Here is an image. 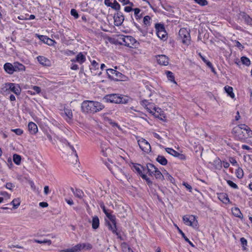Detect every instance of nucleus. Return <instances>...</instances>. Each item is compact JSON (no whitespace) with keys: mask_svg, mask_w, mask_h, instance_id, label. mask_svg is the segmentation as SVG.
I'll return each mask as SVG.
<instances>
[{"mask_svg":"<svg viewBox=\"0 0 252 252\" xmlns=\"http://www.w3.org/2000/svg\"><path fill=\"white\" fill-rule=\"evenodd\" d=\"M86 247V245L85 244H79L70 249H66L63 251L65 252H78L84 249Z\"/></svg>","mask_w":252,"mask_h":252,"instance_id":"dca6fc26","label":"nucleus"},{"mask_svg":"<svg viewBox=\"0 0 252 252\" xmlns=\"http://www.w3.org/2000/svg\"><path fill=\"white\" fill-rule=\"evenodd\" d=\"M156 168H157L153 164L148 163L147 164V170L149 174L153 173V171H156Z\"/></svg>","mask_w":252,"mask_h":252,"instance_id":"f704fd0d","label":"nucleus"},{"mask_svg":"<svg viewBox=\"0 0 252 252\" xmlns=\"http://www.w3.org/2000/svg\"><path fill=\"white\" fill-rule=\"evenodd\" d=\"M218 197L219 200H220L223 203L227 204L230 202L228 195L225 193H218Z\"/></svg>","mask_w":252,"mask_h":252,"instance_id":"aec40b11","label":"nucleus"},{"mask_svg":"<svg viewBox=\"0 0 252 252\" xmlns=\"http://www.w3.org/2000/svg\"><path fill=\"white\" fill-rule=\"evenodd\" d=\"M38 37L41 41L49 46H53L56 43L55 40L48 37L47 36L38 35Z\"/></svg>","mask_w":252,"mask_h":252,"instance_id":"f3484780","label":"nucleus"},{"mask_svg":"<svg viewBox=\"0 0 252 252\" xmlns=\"http://www.w3.org/2000/svg\"><path fill=\"white\" fill-rule=\"evenodd\" d=\"M37 59L39 63L44 65H48L50 63L49 60L43 56H39Z\"/></svg>","mask_w":252,"mask_h":252,"instance_id":"bb28decb","label":"nucleus"},{"mask_svg":"<svg viewBox=\"0 0 252 252\" xmlns=\"http://www.w3.org/2000/svg\"><path fill=\"white\" fill-rule=\"evenodd\" d=\"M116 217L114 218V221L113 220H110L111 223L110 222H107V225L108 226V228L110 230H111L113 233L115 234L118 238L121 239V236L120 233L117 231V225H116Z\"/></svg>","mask_w":252,"mask_h":252,"instance_id":"9b49d317","label":"nucleus"},{"mask_svg":"<svg viewBox=\"0 0 252 252\" xmlns=\"http://www.w3.org/2000/svg\"><path fill=\"white\" fill-rule=\"evenodd\" d=\"M64 114L66 117V118H65L67 122H70L72 120L73 117V115L71 110L69 109H65L64 110Z\"/></svg>","mask_w":252,"mask_h":252,"instance_id":"473e14b6","label":"nucleus"},{"mask_svg":"<svg viewBox=\"0 0 252 252\" xmlns=\"http://www.w3.org/2000/svg\"><path fill=\"white\" fill-rule=\"evenodd\" d=\"M183 220L185 224L196 228L198 225V222L195 216L185 215L183 217Z\"/></svg>","mask_w":252,"mask_h":252,"instance_id":"423d86ee","label":"nucleus"},{"mask_svg":"<svg viewBox=\"0 0 252 252\" xmlns=\"http://www.w3.org/2000/svg\"><path fill=\"white\" fill-rule=\"evenodd\" d=\"M177 229L179 232L181 234L182 236L183 237V238H184L185 240L187 242L189 243L190 246H191L192 247H194L193 243L191 241H190V240L186 236L185 233L182 231V230H181L178 227H177Z\"/></svg>","mask_w":252,"mask_h":252,"instance_id":"72a5a7b5","label":"nucleus"},{"mask_svg":"<svg viewBox=\"0 0 252 252\" xmlns=\"http://www.w3.org/2000/svg\"><path fill=\"white\" fill-rule=\"evenodd\" d=\"M179 36L184 44L189 45L190 43V35L189 31L186 28H182L179 32Z\"/></svg>","mask_w":252,"mask_h":252,"instance_id":"39448f33","label":"nucleus"},{"mask_svg":"<svg viewBox=\"0 0 252 252\" xmlns=\"http://www.w3.org/2000/svg\"><path fill=\"white\" fill-rule=\"evenodd\" d=\"M71 15L74 16L75 18H78L79 17L77 11L74 9H72L70 11Z\"/></svg>","mask_w":252,"mask_h":252,"instance_id":"6e6d98bb","label":"nucleus"},{"mask_svg":"<svg viewBox=\"0 0 252 252\" xmlns=\"http://www.w3.org/2000/svg\"><path fill=\"white\" fill-rule=\"evenodd\" d=\"M114 174L117 179L120 181H124L126 179L128 180L130 179L129 174L125 171L124 169L118 168Z\"/></svg>","mask_w":252,"mask_h":252,"instance_id":"9d476101","label":"nucleus"},{"mask_svg":"<svg viewBox=\"0 0 252 252\" xmlns=\"http://www.w3.org/2000/svg\"><path fill=\"white\" fill-rule=\"evenodd\" d=\"M138 143L140 149L145 153L151 152V148L149 143L144 138H140L138 140Z\"/></svg>","mask_w":252,"mask_h":252,"instance_id":"1a4fd4ad","label":"nucleus"},{"mask_svg":"<svg viewBox=\"0 0 252 252\" xmlns=\"http://www.w3.org/2000/svg\"><path fill=\"white\" fill-rule=\"evenodd\" d=\"M227 183L229 185V186H230L231 188L234 189H237L238 188V186L235 183H233L232 181L230 180L227 181Z\"/></svg>","mask_w":252,"mask_h":252,"instance_id":"603ef678","label":"nucleus"},{"mask_svg":"<svg viewBox=\"0 0 252 252\" xmlns=\"http://www.w3.org/2000/svg\"><path fill=\"white\" fill-rule=\"evenodd\" d=\"M92 65L94 68L98 69L99 67V64L98 63L94 60L93 62H92Z\"/></svg>","mask_w":252,"mask_h":252,"instance_id":"052dcab7","label":"nucleus"},{"mask_svg":"<svg viewBox=\"0 0 252 252\" xmlns=\"http://www.w3.org/2000/svg\"><path fill=\"white\" fill-rule=\"evenodd\" d=\"M235 46L238 48H239L240 49L241 48H243L244 47L242 46V45L241 44V43L240 42H239L238 41H235Z\"/></svg>","mask_w":252,"mask_h":252,"instance_id":"338daca9","label":"nucleus"},{"mask_svg":"<svg viewBox=\"0 0 252 252\" xmlns=\"http://www.w3.org/2000/svg\"><path fill=\"white\" fill-rule=\"evenodd\" d=\"M66 145L69 147V148L72 151V153L74 154V156L76 158V161H77V160L78 159V156L74 147L72 145H70V144L68 142H66Z\"/></svg>","mask_w":252,"mask_h":252,"instance_id":"a18cd8bd","label":"nucleus"},{"mask_svg":"<svg viewBox=\"0 0 252 252\" xmlns=\"http://www.w3.org/2000/svg\"><path fill=\"white\" fill-rule=\"evenodd\" d=\"M232 214L239 218L242 219L243 218V215L240 211V209L237 207H234L232 208Z\"/></svg>","mask_w":252,"mask_h":252,"instance_id":"cd10ccee","label":"nucleus"},{"mask_svg":"<svg viewBox=\"0 0 252 252\" xmlns=\"http://www.w3.org/2000/svg\"><path fill=\"white\" fill-rule=\"evenodd\" d=\"M236 176L239 179H241L244 175L243 171L241 168H238L236 172Z\"/></svg>","mask_w":252,"mask_h":252,"instance_id":"c03bdc74","label":"nucleus"},{"mask_svg":"<svg viewBox=\"0 0 252 252\" xmlns=\"http://www.w3.org/2000/svg\"><path fill=\"white\" fill-rule=\"evenodd\" d=\"M183 185L185 186L186 187V188L188 189H189L190 192H191L192 188L190 185H189V184H188L187 183H184Z\"/></svg>","mask_w":252,"mask_h":252,"instance_id":"69168bd1","label":"nucleus"},{"mask_svg":"<svg viewBox=\"0 0 252 252\" xmlns=\"http://www.w3.org/2000/svg\"><path fill=\"white\" fill-rule=\"evenodd\" d=\"M120 2L123 3L124 5L126 4H130L131 5H133V3L131 2H130L128 0H118Z\"/></svg>","mask_w":252,"mask_h":252,"instance_id":"680f3d73","label":"nucleus"},{"mask_svg":"<svg viewBox=\"0 0 252 252\" xmlns=\"http://www.w3.org/2000/svg\"><path fill=\"white\" fill-rule=\"evenodd\" d=\"M103 212L110 220H113L114 221V218L116 217L114 215H112L111 213H109L106 209L103 210Z\"/></svg>","mask_w":252,"mask_h":252,"instance_id":"4c0bfd02","label":"nucleus"},{"mask_svg":"<svg viewBox=\"0 0 252 252\" xmlns=\"http://www.w3.org/2000/svg\"><path fill=\"white\" fill-rule=\"evenodd\" d=\"M156 28L157 32H162V31H165L163 25L160 24H157L156 25Z\"/></svg>","mask_w":252,"mask_h":252,"instance_id":"8fccbe9b","label":"nucleus"},{"mask_svg":"<svg viewBox=\"0 0 252 252\" xmlns=\"http://www.w3.org/2000/svg\"><path fill=\"white\" fill-rule=\"evenodd\" d=\"M28 129L31 134H34L37 131L38 128L36 125L33 122H30L28 125Z\"/></svg>","mask_w":252,"mask_h":252,"instance_id":"6ab92c4d","label":"nucleus"},{"mask_svg":"<svg viewBox=\"0 0 252 252\" xmlns=\"http://www.w3.org/2000/svg\"><path fill=\"white\" fill-rule=\"evenodd\" d=\"M13 64L7 63L4 65L3 68L4 70L8 74H12L14 72Z\"/></svg>","mask_w":252,"mask_h":252,"instance_id":"a211bd4d","label":"nucleus"},{"mask_svg":"<svg viewBox=\"0 0 252 252\" xmlns=\"http://www.w3.org/2000/svg\"><path fill=\"white\" fill-rule=\"evenodd\" d=\"M156 179L163 180L164 179V174L163 175L160 171L158 170L155 172V176Z\"/></svg>","mask_w":252,"mask_h":252,"instance_id":"a19ab883","label":"nucleus"},{"mask_svg":"<svg viewBox=\"0 0 252 252\" xmlns=\"http://www.w3.org/2000/svg\"><path fill=\"white\" fill-rule=\"evenodd\" d=\"M158 64L163 65H167L169 63L168 57L164 55H159L156 57Z\"/></svg>","mask_w":252,"mask_h":252,"instance_id":"4468645a","label":"nucleus"},{"mask_svg":"<svg viewBox=\"0 0 252 252\" xmlns=\"http://www.w3.org/2000/svg\"><path fill=\"white\" fill-rule=\"evenodd\" d=\"M86 57L82 52H80L76 57V62L82 64L86 61Z\"/></svg>","mask_w":252,"mask_h":252,"instance_id":"b1692460","label":"nucleus"},{"mask_svg":"<svg viewBox=\"0 0 252 252\" xmlns=\"http://www.w3.org/2000/svg\"><path fill=\"white\" fill-rule=\"evenodd\" d=\"M39 205V206H40L41 207H42V208L47 207L48 206V204L46 202H40Z\"/></svg>","mask_w":252,"mask_h":252,"instance_id":"0e129e2a","label":"nucleus"},{"mask_svg":"<svg viewBox=\"0 0 252 252\" xmlns=\"http://www.w3.org/2000/svg\"><path fill=\"white\" fill-rule=\"evenodd\" d=\"M7 86L8 87V89L16 95H19L20 94L21 89L19 85L10 83L7 85Z\"/></svg>","mask_w":252,"mask_h":252,"instance_id":"f8f14e48","label":"nucleus"},{"mask_svg":"<svg viewBox=\"0 0 252 252\" xmlns=\"http://www.w3.org/2000/svg\"><path fill=\"white\" fill-rule=\"evenodd\" d=\"M115 25L116 26H121L124 21V16L121 12H117L114 15Z\"/></svg>","mask_w":252,"mask_h":252,"instance_id":"ddd939ff","label":"nucleus"},{"mask_svg":"<svg viewBox=\"0 0 252 252\" xmlns=\"http://www.w3.org/2000/svg\"><path fill=\"white\" fill-rule=\"evenodd\" d=\"M101 153L104 157H107L108 154L110 152V149H109L107 146L104 144L102 143L101 145Z\"/></svg>","mask_w":252,"mask_h":252,"instance_id":"5701e85b","label":"nucleus"},{"mask_svg":"<svg viewBox=\"0 0 252 252\" xmlns=\"http://www.w3.org/2000/svg\"><path fill=\"white\" fill-rule=\"evenodd\" d=\"M143 168V167L138 164H133L131 166V169L134 172L138 174L142 179L145 180L148 184H152V183L149 178H147V176L142 173V170Z\"/></svg>","mask_w":252,"mask_h":252,"instance_id":"0eeeda50","label":"nucleus"},{"mask_svg":"<svg viewBox=\"0 0 252 252\" xmlns=\"http://www.w3.org/2000/svg\"><path fill=\"white\" fill-rule=\"evenodd\" d=\"M107 74L109 78L117 80H123L125 76L121 73L113 69H107Z\"/></svg>","mask_w":252,"mask_h":252,"instance_id":"6e6552de","label":"nucleus"},{"mask_svg":"<svg viewBox=\"0 0 252 252\" xmlns=\"http://www.w3.org/2000/svg\"><path fill=\"white\" fill-rule=\"evenodd\" d=\"M15 186L11 183H7L5 185V187L7 189L12 190L13 188Z\"/></svg>","mask_w":252,"mask_h":252,"instance_id":"13d9d810","label":"nucleus"},{"mask_svg":"<svg viewBox=\"0 0 252 252\" xmlns=\"http://www.w3.org/2000/svg\"><path fill=\"white\" fill-rule=\"evenodd\" d=\"M44 192L45 194L47 195L49 192V187L47 186H46L44 188Z\"/></svg>","mask_w":252,"mask_h":252,"instance_id":"774afa93","label":"nucleus"},{"mask_svg":"<svg viewBox=\"0 0 252 252\" xmlns=\"http://www.w3.org/2000/svg\"><path fill=\"white\" fill-rule=\"evenodd\" d=\"M11 131L15 132L18 135H20L23 133V130L21 128L12 129Z\"/></svg>","mask_w":252,"mask_h":252,"instance_id":"864d4df0","label":"nucleus"},{"mask_svg":"<svg viewBox=\"0 0 252 252\" xmlns=\"http://www.w3.org/2000/svg\"><path fill=\"white\" fill-rule=\"evenodd\" d=\"M99 226V220L97 216H94L92 219V228L96 229Z\"/></svg>","mask_w":252,"mask_h":252,"instance_id":"393cba45","label":"nucleus"},{"mask_svg":"<svg viewBox=\"0 0 252 252\" xmlns=\"http://www.w3.org/2000/svg\"><path fill=\"white\" fill-rule=\"evenodd\" d=\"M164 179L169 181L171 183H174L175 182L174 179L167 172L164 173Z\"/></svg>","mask_w":252,"mask_h":252,"instance_id":"c9c22d12","label":"nucleus"},{"mask_svg":"<svg viewBox=\"0 0 252 252\" xmlns=\"http://www.w3.org/2000/svg\"><path fill=\"white\" fill-rule=\"evenodd\" d=\"M165 151L169 154L175 157L179 158L181 159H185L186 158L185 156L184 155L179 153L178 152L173 150V149L170 148H165Z\"/></svg>","mask_w":252,"mask_h":252,"instance_id":"2eb2a0df","label":"nucleus"},{"mask_svg":"<svg viewBox=\"0 0 252 252\" xmlns=\"http://www.w3.org/2000/svg\"><path fill=\"white\" fill-rule=\"evenodd\" d=\"M240 242L241 243V245L243 248V250H246V246H247V240L244 238L242 237L240 239Z\"/></svg>","mask_w":252,"mask_h":252,"instance_id":"09e8293b","label":"nucleus"},{"mask_svg":"<svg viewBox=\"0 0 252 252\" xmlns=\"http://www.w3.org/2000/svg\"><path fill=\"white\" fill-rule=\"evenodd\" d=\"M224 90L227 94L231 97L232 98H234L235 97L234 94L233 92V88L229 86H226L224 87Z\"/></svg>","mask_w":252,"mask_h":252,"instance_id":"c756f323","label":"nucleus"},{"mask_svg":"<svg viewBox=\"0 0 252 252\" xmlns=\"http://www.w3.org/2000/svg\"><path fill=\"white\" fill-rule=\"evenodd\" d=\"M151 17L149 16H146L144 17L143 22L145 27H148L150 25Z\"/></svg>","mask_w":252,"mask_h":252,"instance_id":"ea45409f","label":"nucleus"},{"mask_svg":"<svg viewBox=\"0 0 252 252\" xmlns=\"http://www.w3.org/2000/svg\"><path fill=\"white\" fill-rule=\"evenodd\" d=\"M123 252H133L132 249L126 243L122 245Z\"/></svg>","mask_w":252,"mask_h":252,"instance_id":"79ce46f5","label":"nucleus"},{"mask_svg":"<svg viewBox=\"0 0 252 252\" xmlns=\"http://www.w3.org/2000/svg\"><path fill=\"white\" fill-rule=\"evenodd\" d=\"M13 159L14 163L17 165H19L21 163V158L20 156L17 154H14L13 155Z\"/></svg>","mask_w":252,"mask_h":252,"instance_id":"58836bf2","label":"nucleus"},{"mask_svg":"<svg viewBox=\"0 0 252 252\" xmlns=\"http://www.w3.org/2000/svg\"><path fill=\"white\" fill-rule=\"evenodd\" d=\"M245 19L247 21V22L249 24H251L252 22V19L250 17V16L248 15H245Z\"/></svg>","mask_w":252,"mask_h":252,"instance_id":"e2e57ef3","label":"nucleus"},{"mask_svg":"<svg viewBox=\"0 0 252 252\" xmlns=\"http://www.w3.org/2000/svg\"><path fill=\"white\" fill-rule=\"evenodd\" d=\"M157 34L158 37L161 39H163L166 35L165 31H162V32H157Z\"/></svg>","mask_w":252,"mask_h":252,"instance_id":"de8ad7c7","label":"nucleus"},{"mask_svg":"<svg viewBox=\"0 0 252 252\" xmlns=\"http://www.w3.org/2000/svg\"><path fill=\"white\" fill-rule=\"evenodd\" d=\"M34 242L37 243H39V244H47L48 245L50 246L52 242H51V241L50 240H44L43 241H40V240H34Z\"/></svg>","mask_w":252,"mask_h":252,"instance_id":"49530a36","label":"nucleus"},{"mask_svg":"<svg viewBox=\"0 0 252 252\" xmlns=\"http://www.w3.org/2000/svg\"><path fill=\"white\" fill-rule=\"evenodd\" d=\"M32 89L35 92V93H34V92H33V93L31 92V94L34 95V94H35V93L39 94L41 92L40 88L38 87V86H34L32 87Z\"/></svg>","mask_w":252,"mask_h":252,"instance_id":"3c124183","label":"nucleus"},{"mask_svg":"<svg viewBox=\"0 0 252 252\" xmlns=\"http://www.w3.org/2000/svg\"><path fill=\"white\" fill-rule=\"evenodd\" d=\"M71 190L76 197L80 199H82L83 197L84 193L82 190L79 189L74 190L72 188H71Z\"/></svg>","mask_w":252,"mask_h":252,"instance_id":"4be33fe9","label":"nucleus"},{"mask_svg":"<svg viewBox=\"0 0 252 252\" xmlns=\"http://www.w3.org/2000/svg\"><path fill=\"white\" fill-rule=\"evenodd\" d=\"M157 161L162 165H165L167 163V160L166 158L162 156H158L156 159Z\"/></svg>","mask_w":252,"mask_h":252,"instance_id":"7c9ffc66","label":"nucleus"},{"mask_svg":"<svg viewBox=\"0 0 252 252\" xmlns=\"http://www.w3.org/2000/svg\"><path fill=\"white\" fill-rule=\"evenodd\" d=\"M235 138L240 141H244L249 137H252V130L244 124L239 125L233 129Z\"/></svg>","mask_w":252,"mask_h":252,"instance_id":"f03ea898","label":"nucleus"},{"mask_svg":"<svg viewBox=\"0 0 252 252\" xmlns=\"http://www.w3.org/2000/svg\"><path fill=\"white\" fill-rule=\"evenodd\" d=\"M140 104L147 110L148 112L155 115V116H157L156 113H158L159 111L160 110V109L157 108L154 103L150 102L148 100L146 99L141 101Z\"/></svg>","mask_w":252,"mask_h":252,"instance_id":"20e7f679","label":"nucleus"},{"mask_svg":"<svg viewBox=\"0 0 252 252\" xmlns=\"http://www.w3.org/2000/svg\"><path fill=\"white\" fill-rule=\"evenodd\" d=\"M108 123L111 124L113 126H117L119 129H121L120 126L115 122H114L112 120L107 119Z\"/></svg>","mask_w":252,"mask_h":252,"instance_id":"bf43d9fd","label":"nucleus"},{"mask_svg":"<svg viewBox=\"0 0 252 252\" xmlns=\"http://www.w3.org/2000/svg\"><path fill=\"white\" fill-rule=\"evenodd\" d=\"M103 99L107 102L114 103H125L126 101L119 94H112L106 95Z\"/></svg>","mask_w":252,"mask_h":252,"instance_id":"7ed1b4c3","label":"nucleus"},{"mask_svg":"<svg viewBox=\"0 0 252 252\" xmlns=\"http://www.w3.org/2000/svg\"><path fill=\"white\" fill-rule=\"evenodd\" d=\"M14 72H19L25 70V66L22 63L18 62H15L13 63Z\"/></svg>","mask_w":252,"mask_h":252,"instance_id":"412c9836","label":"nucleus"},{"mask_svg":"<svg viewBox=\"0 0 252 252\" xmlns=\"http://www.w3.org/2000/svg\"><path fill=\"white\" fill-rule=\"evenodd\" d=\"M168 80L171 82L173 83L176 86L177 85V83L175 80V77L173 73L170 71H166L165 72Z\"/></svg>","mask_w":252,"mask_h":252,"instance_id":"a878e982","label":"nucleus"},{"mask_svg":"<svg viewBox=\"0 0 252 252\" xmlns=\"http://www.w3.org/2000/svg\"><path fill=\"white\" fill-rule=\"evenodd\" d=\"M134 25L137 28V29L138 30V31L139 32H140L143 35H145V34H146V32L145 31H144L143 30H142L140 27H139V26L138 25V24L137 23H136L135 22L133 21V22Z\"/></svg>","mask_w":252,"mask_h":252,"instance_id":"4d7b16f0","label":"nucleus"},{"mask_svg":"<svg viewBox=\"0 0 252 252\" xmlns=\"http://www.w3.org/2000/svg\"><path fill=\"white\" fill-rule=\"evenodd\" d=\"M194 0L198 4H199L201 5H202V6L206 5L208 3L206 0Z\"/></svg>","mask_w":252,"mask_h":252,"instance_id":"5fc2aeb1","label":"nucleus"},{"mask_svg":"<svg viewBox=\"0 0 252 252\" xmlns=\"http://www.w3.org/2000/svg\"><path fill=\"white\" fill-rule=\"evenodd\" d=\"M11 204L13 205L14 209H17L20 205V200L19 198L13 199Z\"/></svg>","mask_w":252,"mask_h":252,"instance_id":"e433bc0d","label":"nucleus"},{"mask_svg":"<svg viewBox=\"0 0 252 252\" xmlns=\"http://www.w3.org/2000/svg\"><path fill=\"white\" fill-rule=\"evenodd\" d=\"M104 106L100 102L92 100H84L81 104L83 112L88 114H94L101 111Z\"/></svg>","mask_w":252,"mask_h":252,"instance_id":"f257e3e1","label":"nucleus"},{"mask_svg":"<svg viewBox=\"0 0 252 252\" xmlns=\"http://www.w3.org/2000/svg\"><path fill=\"white\" fill-rule=\"evenodd\" d=\"M133 11L135 19L138 21L141 20L143 17L142 13H140L141 9L138 8H136L133 9Z\"/></svg>","mask_w":252,"mask_h":252,"instance_id":"c85d7f7f","label":"nucleus"},{"mask_svg":"<svg viewBox=\"0 0 252 252\" xmlns=\"http://www.w3.org/2000/svg\"><path fill=\"white\" fill-rule=\"evenodd\" d=\"M241 61L243 64L247 66H249L251 63L250 59L246 57H242L241 58Z\"/></svg>","mask_w":252,"mask_h":252,"instance_id":"37998d69","label":"nucleus"},{"mask_svg":"<svg viewBox=\"0 0 252 252\" xmlns=\"http://www.w3.org/2000/svg\"><path fill=\"white\" fill-rule=\"evenodd\" d=\"M107 6H110L112 8L116 10H119L121 7L120 5L116 0H115L113 3L109 2Z\"/></svg>","mask_w":252,"mask_h":252,"instance_id":"2f4dec72","label":"nucleus"}]
</instances>
